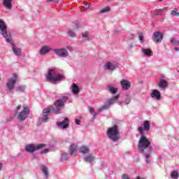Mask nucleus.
<instances>
[{
    "instance_id": "a211bd4d",
    "label": "nucleus",
    "mask_w": 179,
    "mask_h": 179,
    "mask_svg": "<svg viewBox=\"0 0 179 179\" xmlns=\"http://www.w3.org/2000/svg\"><path fill=\"white\" fill-rule=\"evenodd\" d=\"M12 1L13 0H3V5L8 10H12Z\"/></svg>"
},
{
    "instance_id": "58836bf2",
    "label": "nucleus",
    "mask_w": 179,
    "mask_h": 179,
    "mask_svg": "<svg viewBox=\"0 0 179 179\" xmlns=\"http://www.w3.org/2000/svg\"><path fill=\"white\" fill-rule=\"evenodd\" d=\"M138 38H139V41H141V43H142V41H143V33H141L139 34Z\"/></svg>"
},
{
    "instance_id": "4c0bfd02",
    "label": "nucleus",
    "mask_w": 179,
    "mask_h": 179,
    "mask_svg": "<svg viewBox=\"0 0 179 179\" xmlns=\"http://www.w3.org/2000/svg\"><path fill=\"white\" fill-rule=\"evenodd\" d=\"M163 13V10H155V15L160 16L162 15V14Z\"/></svg>"
},
{
    "instance_id": "ddd939ff",
    "label": "nucleus",
    "mask_w": 179,
    "mask_h": 179,
    "mask_svg": "<svg viewBox=\"0 0 179 179\" xmlns=\"http://www.w3.org/2000/svg\"><path fill=\"white\" fill-rule=\"evenodd\" d=\"M152 40L156 43H162V40H163V34L159 31L155 32L152 36Z\"/></svg>"
},
{
    "instance_id": "a878e982",
    "label": "nucleus",
    "mask_w": 179,
    "mask_h": 179,
    "mask_svg": "<svg viewBox=\"0 0 179 179\" xmlns=\"http://www.w3.org/2000/svg\"><path fill=\"white\" fill-rule=\"evenodd\" d=\"M108 89L110 93H112V94H117V92H118V88H117L113 85H108Z\"/></svg>"
},
{
    "instance_id": "473e14b6",
    "label": "nucleus",
    "mask_w": 179,
    "mask_h": 179,
    "mask_svg": "<svg viewBox=\"0 0 179 179\" xmlns=\"http://www.w3.org/2000/svg\"><path fill=\"white\" fill-rule=\"evenodd\" d=\"M89 111L90 114L93 115V117H96V115H97V113H96V111H94V109L90 106L89 107Z\"/></svg>"
},
{
    "instance_id": "ea45409f",
    "label": "nucleus",
    "mask_w": 179,
    "mask_h": 179,
    "mask_svg": "<svg viewBox=\"0 0 179 179\" xmlns=\"http://www.w3.org/2000/svg\"><path fill=\"white\" fill-rule=\"evenodd\" d=\"M84 5H85L84 6V9H89V8H90V5H89L86 3H85Z\"/></svg>"
},
{
    "instance_id": "79ce46f5",
    "label": "nucleus",
    "mask_w": 179,
    "mask_h": 179,
    "mask_svg": "<svg viewBox=\"0 0 179 179\" xmlns=\"http://www.w3.org/2000/svg\"><path fill=\"white\" fill-rule=\"evenodd\" d=\"M76 125H80V120L76 119Z\"/></svg>"
},
{
    "instance_id": "412c9836",
    "label": "nucleus",
    "mask_w": 179,
    "mask_h": 179,
    "mask_svg": "<svg viewBox=\"0 0 179 179\" xmlns=\"http://www.w3.org/2000/svg\"><path fill=\"white\" fill-rule=\"evenodd\" d=\"M141 51L147 57H153V52L150 49L142 48Z\"/></svg>"
},
{
    "instance_id": "8fccbe9b",
    "label": "nucleus",
    "mask_w": 179,
    "mask_h": 179,
    "mask_svg": "<svg viewBox=\"0 0 179 179\" xmlns=\"http://www.w3.org/2000/svg\"><path fill=\"white\" fill-rule=\"evenodd\" d=\"M159 2H162L163 0H159Z\"/></svg>"
},
{
    "instance_id": "c9c22d12",
    "label": "nucleus",
    "mask_w": 179,
    "mask_h": 179,
    "mask_svg": "<svg viewBox=\"0 0 179 179\" xmlns=\"http://www.w3.org/2000/svg\"><path fill=\"white\" fill-rule=\"evenodd\" d=\"M69 36L70 37H76V34L73 31L70 30V31H69Z\"/></svg>"
},
{
    "instance_id": "de8ad7c7",
    "label": "nucleus",
    "mask_w": 179,
    "mask_h": 179,
    "mask_svg": "<svg viewBox=\"0 0 179 179\" xmlns=\"http://www.w3.org/2000/svg\"><path fill=\"white\" fill-rule=\"evenodd\" d=\"M2 167H3L2 164H0V171L1 170H2Z\"/></svg>"
},
{
    "instance_id": "9d476101",
    "label": "nucleus",
    "mask_w": 179,
    "mask_h": 179,
    "mask_svg": "<svg viewBox=\"0 0 179 179\" xmlns=\"http://www.w3.org/2000/svg\"><path fill=\"white\" fill-rule=\"evenodd\" d=\"M119 65L120 64L117 62H108L105 64L103 69H105V71H114L118 68Z\"/></svg>"
},
{
    "instance_id": "3c124183",
    "label": "nucleus",
    "mask_w": 179,
    "mask_h": 179,
    "mask_svg": "<svg viewBox=\"0 0 179 179\" xmlns=\"http://www.w3.org/2000/svg\"><path fill=\"white\" fill-rule=\"evenodd\" d=\"M1 77H0V81H1Z\"/></svg>"
},
{
    "instance_id": "20e7f679",
    "label": "nucleus",
    "mask_w": 179,
    "mask_h": 179,
    "mask_svg": "<svg viewBox=\"0 0 179 179\" xmlns=\"http://www.w3.org/2000/svg\"><path fill=\"white\" fill-rule=\"evenodd\" d=\"M107 136L113 142H118L120 141V131H118V127L115 125L110 127L107 131Z\"/></svg>"
},
{
    "instance_id": "39448f33",
    "label": "nucleus",
    "mask_w": 179,
    "mask_h": 179,
    "mask_svg": "<svg viewBox=\"0 0 179 179\" xmlns=\"http://www.w3.org/2000/svg\"><path fill=\"white\" fill-rule=\"evenodd\" d=\"M64 76L57 73L55 69H49L48 71V74L46 75V79L49 82H58L63 79Z\"/></svg>"
},
{
    "instance_id": "4468645a",
    "label": "nucleus",
    "mask_w": 179,
    "mask_h": 179,
    "mask_svg": "<svg viewBox=\"0 0 179 179\" xmlns=\"http://www.w3.org/2000/svg\"><path fill=\"white\" fill-rule=\"evenodd\" d=\"M9 43L11 44L13 52L15 54V55L17 57H20V55H22V49L16 47L15 44H13V41H11V43Z\"/></svg>"
},
{
    "instance_id": "7ed1b4c3",
    "label": "nucleus",
    "mask_w": 179,
    "mask_h": 179,
    "mask_svg": "<svg viewBox=\"0 0 179 179\" xmlns=\"http://www.w3.org/2000/svg\"><path fill=\"white\" fill-rule=\"evenodd\" d=\"M20 108H22V105H19L18 106H17L15 114V115H17L18 121L23 122L30 115V108H29L28 106H23L22 110L19 112V110H20Z\"/></svg>"
},
{
    "instance_id": "f257e3e1",
    "label": "nucleus",
    "mask_w": 179,
    "mask_h": 179,
    "mask_svg": "<svg viewBox=\"0 0 179 179\" xmlns=\"http://www.w3.org/2000/svg\"><path fill=\"white\" fill-rule=\"evenodd\" d=\"M138 131L141 134L138 145V152L144 155L146 163H150V162H149V159H150L153 152V149L151 145L152 142H150V139L145 136L143 127H138Z\"/></svg>"
},
{
    "instance_id": "aec40b11",
    "label": "nucleus",
    "mask_w": 179,
    "mask_h": 179,
    "mask_svg": "<svg viewBox=\"0 0 179 179\" xmlns=\"http://www.w3.org/2000/svg\"><path fill=\"white\" fill-rule=\"evenodd\" d=\"M50 50H51V49H50V47H48V46H43V47L41 48L39 52H40L41 55H45V54H47L48 52H50Z\"/></svg>"
},
{
    "instance_id": "1a4fd4ad",
    "label": "nucleus",
    "mask_w": 179,
    "mask_h": 179,
    "mask_svg": "<svg viewBox=\"0 0 179 179\" xmlns=\"http://www.w3.org/2000/svg\"><path fill=\"white\" fill-rule=\"evenodd\" d=\"M43 148H45V144H38L37 145L29 144L25 146V150L29 153H33L35 150L43 149Z\"/></svg>"
},
{
    "instance_id": "4be33fe9",
    "label": "nucleus",
    "mask_w": 179,
    "mask_h": 179,
    "mask_svg": "<svg viewBox=\"0 0 179 179\" xmlns=\"http://www.w3.org/2000/svg\"><path fill=\"white\" fill-rule=\"evenodd\" d=\"M169 83L164 79H161L159 80V87H160V89H166Z\"/></svg>"
},
{
    "instance_id": "f3484780",
    "label": "nucleus",
    "mask_w": 179,
    "mask_h": 179,
    "mask_svg": "<svg viewBox=\"0 0 179 179\" xmlns=\"http://www.w3.org/2000/svg\"><path fill=\"white\" fill-rule=\"evenodd\" d=\"M84 160L85 162H86L87 163H93V162H94V160H96V157L92 155V154H89L87 155H85L84 157Z\"/></svg>"
},
{
    "instance_id": "c85d7f7f",
    "label": "nucleus",
    "mask_w": 179,
    "mask_h": 179,
    "mask_svg": "<svg viewBox=\"0 0 179 179\" xmlns=\"http://www.w3.org/2000/svg\"><path fill=\"white\" fill-rule=\"evenodd\" d=\"M15 90L16 92H20L21 93H22L26 90V85H20L16 87Z\"/></svg>"
},
{
    "instance_id": "7c9ffc66",
    "label": "nucleus",
    "mask_w": 179,
    "mask_h": 179,
    "mask_svg": "<svg viewBox=\"0 0 179 179\" xmlns=\"http://www.w3.org/2000/svg\"><path fill=\"white\" fill-rule=\"evenodd\" d=\"M82 36H83V38H84V40L89 41V40H90L89 39V32H87V31L83 32Z\"/></svg>"
},
{
    "instance_id": "c03bdc74",
    "label": "nucleus",
    "mask_w": 179,
    "mask_h": 179,
    "mask_svg": "<svg viewBox=\"0 0 179 179\" xmlns=\"http://www.w3.org/2000/svg\"><path fill=\"white\" fill-rule=\"evenodd\" d=\"M130 38H131V40H134V34H131L130 35Z\"/></svg>"
},
{
    "instance_id": "6ab92c4d",
    "label": "nucleus",
    "mask_w": 179,
    "mask_h": 179,
    "mask_svg": "<svg viewBox=\"0 0 179 179\" xmlns=\"http://www.w3.org/2000/svg\"><path fill=\"white\" fill-rule=\"evenodd\" d=\"M78 153V145L76 144H72L70 146V155H73Z\"/></svg>"
},
{
    "instance_id": "2f4dec72",
    "label": "nucleus",
    "mask_w": 179,
    "mask_h": 179,
    "mask_svg": "<svg viewBox=\"0 0 179 179\" xmlns=\"http://www.w3.org/2000/svg\"><path fill=\"white\" fill-rule=\"evenodd\" d=\"M171 43L174 45H179V40H177L176 38H172L171 39Z\"/></svg>"
},
{
    "instance_id": "bb28decb",
    "label": "nucleus",
    "mask_w": 179,
    "mask_h": 179,
    "mask_svg": "<svg viewBox=\"0 0 179 179\" xmlns=\"http://www.w3.org/2000/svg\"><path fill=\"white\" fill-rule=\"evenodd\" d=\"M41 171H42V173H43L44 174V176L45 178H48V168H47V166H43L41 167Z\"/></svg>"
},
{
    "instance_id": "9b49d317",
    "label": "nucleus",
    "mask_w": 179,
    "mask_h": 179,
    "mask_svg": "<svg viewBox=\"0 0 179 179\" xmlns=\"http://www.w3.org/2000/svg\"><path fill=\"white\" fill-rule=\"evenodd\" d=\"M54 52L56 55L62 58H66V57L69 55V52H68V50L65 48L54 49Z\"/></svg>"
},
{
    "instance_id": "cd10ccee",
    "label": "nucleus",
    "mask_w": 179,
    "mask_h": 179,
    "mask_svg": "<svg viewBox=\"0 0 179 179\" xmlns=\"http://www.w3.org/2000/svg\"><path fill=\"white\" fill-rule=\"evenodd\" d=\"M111 10V8L109 6L105 7L99 10V13H108Z\"/></svg>"
},
{
    "instance_id": "a18cd8bd",
    "label": "nucleus",
    "mask_w": 179,
    "mask_h": 179,
    "mask_svg": "<svg viewBox=\"0 0 179 179\" xmlns=\"http://www.w3.org/2000/svg\"><path fill=\"white\" fill-rule=\"evenodd\" d=\"M174 50H175V51H179V48H177V47H175V48H174Z\"/></svg>"
},
{
    "instance_id": "393cba45",
    "label": "nucleus",
    "mask_w": 179,
    "mask_h": 179,
    "mask_svg": "<svg viewBox=\"0 0 179 179\" xmlns=\"http://www.w3.org/2000/svg\"><path fill=\"white\" fill-rule=\"evenodd\" d=\"M71 89L73 94H79V92L80 90L79 89V87L78 86V85H76V83L73 84Z\"/></svg>"
},
{
    "instance_id": "f704fd0d",
    "label": "nucleus",
    "mask_w": 179,
    "mask_h": 179,
    "mask_svg": "<svg viewBox=\"0 0 179 179\" xmlns=\"http://www.w3.org/2000/svg\"><path fill=\"white\" fill-rule=\"evenodd\" d=\"M61 160L62 161L68 160V154H66V153L62 154Z\"/></svg>"
},
{
    "instance_id": "2eb2a0df",
    "label": "nucleus",
    "mask_w": 179,
    "mask_h": 179,
    "mask_svg": "<svg viewBox=\"0 0 179 179\" xmlns=\"http://www.w3.org/2000/svg\"><path fill=\"white\" fill-rule=\"evenodd\" d=\"M120 85L122 86V90H128L131 87V82L127 80H122L120 81Z\"/></svg>"
},
{
    "instance_id": "b1692460",
    "label": "nucleus",
    "mask_w": 179,
    "mask_h": 179,
    "mask_svg": "<svg viewBox=\"0 0 179 179\" xmlns=\"http://www.w3.org/2000/svg\"><path fill=\"white\" fill-rule=\"evenodd\" d=\"M90 152V149L88 146L83 145L80 149V152L83 153V155H86Z\"/></svg>"
},
{
    "instance_id": "5701e85b",
    "label": "nucleus",
    "mask_w": 179,
    "mask_h": 179,
    "mask_svg": "<svg viewBox=\"0 0 179 179\" xmlns=\"http://www.w3.org/2000/svg\"><path fill=\"white\" fill-rule=\"evenodd\" d=\"M143 126V132L149 131L150 129V122L148 120L144 121Z\"/></svg>"
},
{
    "instance_id": "423d86ee",
    "label": "nucleus",
    "mask_w": 179,
    "mask_h": 179,
    "mask_svg": "<svg viewBox=\"0 0 179 179\" xmlns=\"http://www.w3.org/2000/svg\"><path fill=\"white\" fill-rule=\"evenodd\" d=\"M0 34L6 38L7 43H12V35L10 33H8V26L2 20H0Z\"/></svg>"
},
{
    "instance_id": "6e6552de",
    "label": "nucleus",
    "mask_w": 179,
    "mask_h": 179,
    "mask_svg": "<svg viewBox=\"0 0 179 179\" xmlns=\"http://www.w3.org/2000/svg\"><path fill=\"white\" fill-rule=\"evenodd\" d=\"M17 82V75L14 74L11 78L8 79L6 86L10 92H12L15 89V85Z\"/></svg>"
},
{
    "instance_id": "f03ea898",
    "label": "nucleus",
    "mask_w": 179,
    "mask_h": 179,
    "mask_svg": "<svg viewBox=\"0 0 179 179\" xmlns=\"http://www.w3.org/2000/svg\"><path fill=\"white\" fill-rule=\"evenodd\" d=\"M65 101H66V98L63 99H58L55 102V108L54 106H50L43 109V117L41 118L42 122H47L48 121V117L50 113H55V114H59V111L62 109V107L65 106Z\"/></svg>"
},
{
    "instance_id": "49530a36",
    "label": "nucleus",
    "mask_w": 179,
    "mask_h": 179,
    "mask_svg": "<svg viewBox=\"0 0 179 179\" xmlns=\"http://www.w3.org/2000/svg\"><path fill=\"white\" fill-rule=\"evenodd\" d=\"M133 47L132 44L129 45V48H132Z\"/></svg>"
},
{
    "instance_id": "72a5a7b5",
    "label": "nucleus",
    "mask_w": 179,
    "mask_h": 179,
    "mask_svg": "<svg viewBox=\"0 0 179 179\" xmlns=\"http://www.w3.org/2000/svg\"><path fill=\"white\" fill-rule=\"evenodd\" d=\"M171 15L173 16H179L178 10L177 8H175L171 11Z\"/></svg>"
},
{
    "instance_id": "f8f14e48",
    "label": "nucleus",
    "mask_w": 179,
    "mask_h": 179,
    "mask_svg": "<svg viewBox=\"0 0 179 179\" xmlns=\"http://www.w3.org/2000/svg\"><path fill=\"white\" fill-rule=\"evenodd\" d=\"M57 126L60 129H66V128L69 127V119L68 117H65L63 121L57 122Z\"/></svg>"
},
{
    "instance_id": "0eeeda50",
    "label": "nucleus",
    "mask_w": 179,
    "mask_h": 179,
    "mask_svg": "<svg viewBox=\"0 0 179 179\" xmlns=\"http://www.w3.org/2000/svg\"><path fill=\"white\" fill-rule=\"evenodd\" d=\"M118 99H120V94H117L113 96V98L108 99V101H106L105 102V104L99 108L98 113H100L101 111H103V110H108V108H110V107H111L113 104H115V103H117V100H118Z\"/></svg>"
},
{
    "instance_id": "c756f323",
    "label": "nucleus",
    "mask_w": 179,
    "mask_h": 179,
    "mask_svg": "<svg viewBox=\"0 0 179 179\" xmlns=\"http://www.w3.org/2000/svg\"><path fill=\"white\" fill-rule=\"evenodd\" d=\"M171 177L173 179H177L178 178V171H173L171 174Z\"/></svg>"
},
{
    "instance_id": "09e8293b",
    "label": "nucleus",
    "mask_w": 179,
    "mask_h": 179,
    "mask_svg": "<svg viewBox=\"0 0 179 179\" xmlns=\"http://www.w3.org/2000/svg\"><path fill=\"white\" fill-rule=\"evenodd\" d=\"M54 1H55V0H48L49 2H52Z\"/></svg>"
},
{
    "instance_id": "e433bc0d",
    "label": "nucleus",
    "mask_w": 179,
    "mask_h": 179,
    "mask_svg": "<svg viewBox=\"0 0 179 179\" xmlns=\"http://www.w3.org/2000/svg\"><path fill=\"white\" fill-rule=\"evenodd\" d=\"M124 103L126 104H129V103H131V96H127L125 99Z\"/></svg>"
},
{
    "instance_id": "37998d69",
    "label": "nucleus",
    "mask_w": 179,
    "mask_h": 179,
    "mask_svg": "<svg viewBox=\"0 0 179 179\" xmlns=\"http://www.w3.org/2000/svg\"><path fill=\"white\" fill-rule=\"evenodd\" d=\"M67 50H69V51H71V52L73 51V49L71 46H67Z\"/></svg>"
},
{
    "instance_id": "dca6fc26",
    "label": "nucleus",
    "mask_w": 179,
    "mask_h": 179,
    "mask_svg": "<svg viewBox=\"0 0 179 179\" xmlns=\"http://www.w3.org/2000/svg\"><path fill=\"white\" fill-rule=\"evenodd\" d=\"M152 99H156V100H160L162 98V94H160V91L157 90H152V92L150 94Z\"/></svg>"
},
{
    "instance_id": "a19ab883",
    "label": "nucleus",
    "mask_w": 179,
    "mask_h": 179,
    "mask_svg": "<svg viewBox=\"0 0 179 179\" xmlns=\"http://www.w3.org/2000/svg\"><path fill=\"white\" fill-rule=\"evenodd\" d=\"M48 152H50V150L46 148L43 150L41 151V153H44V154H46V153H48Z\"/></svg>"
}]
</instances>
